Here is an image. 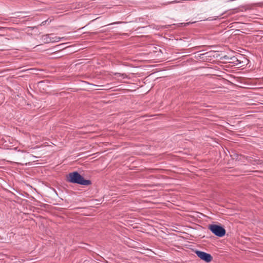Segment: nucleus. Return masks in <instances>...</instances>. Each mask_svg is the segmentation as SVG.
Instances as JSON below:
<instances>
[{
    "label": "nucleus",
    "mask_w": 263,
    "mask_h": 263,
    "mask_svg": "<svg viewBox=\"0 0 263 263\" xmlns=\"http://www.w3.org/2000/svg\"><path fill=\"white\" fill-rule=\"evenodd\" d=\"M231 63H233L236 65H240V67L246 65L249 61L246 57L241 54L234 56L231 58Z\"/></svg>",
    "instance_id": "7ed1b4c3"
},
{
    "label": "nucleus",
    "mask_w": 263,
    "mask_h": 263,
    "mask_svg": "<svg viewBox=\"0 0 263 263\" xmlns=\"http://www.w3.org/2000/svg\"><path fill=\"white\" fill-rule=\"evenodd\" d=\"M115 76H118L119 75L120 76L123 77V78H127V75L125 73L121 74L120 73H115Z\"/></svg>",
    "instance_id": "0eeeda50"
},
{
    "label": "nucleus",
    "mask_w": 263,
    "mask_h": 263,
    "mask_svg": "<svg viewBox=\"0 0 263 263\" xmlns=\"http://www.w3.org/2000/svg\"><path fill=\"white\" fill-rule=\"evenodd\" d=\"M246 159L249 162L254 165L256 164H260L263 163L262 160H260L258 159L252 157H246Z\"/></svg>",
    "instance_id": "39448f33"
},
{
    "label": "nucleus",
    "mask_w": 263,
    "mask_h": 263,
    "mask_svg": "<svg viewBox=\"0 0 263 263\" xmlns=\"http://www.w3.org/2000/svg\"><path fill=\"white\" fill-rule=\"evenodd\" d=\"M209 229L216 236L222 237L226 234V230L221 225L210 224Z\"/></svg>",
    "instance_id": "f03ea898"
},
{
    "label": "nucleus",
    "mask_w": 263,
    "mask_h": 263,
    "mask_svg": "<svg viewBox=\"0 0 263 263\" xmlns=\"http://www.w3.org/2000/svg\"><path fill=\"white\" fill-rule=\"evenodd\" d=\"M66 181L70 183L84 186H88L92 183L91 180L85 179L83 176L77 171L69 173L66 176Z\"/></svg>",
    "instance_id": "f257e3e1"
},
{
    "label": "nucleus",
    "mask_w": 263,
    "mask_h": 263,
    "mask_svg": "<svg viewBox=\"0 0 263 263\" xmlns=\"http://www.w3.org/2000/svg\"><path fill=\"white\" fill-rule=\"evenodd\" d=\"M48 21V20H46V21H43L41 23V25H45Z\"/></svg>",
    "instance_id": "1a4fd4ad"
},
{
    "label": "nucleus",
    "mask_w": 263,
    "mask_h": 263,
    "mask_svg": "<svg viewBox=\"0 0 263 263\" xmlns=\"http://www.w3.org/2000/svg\"><path fill=\"white\" fill-rule=\"evenodd\" d=\"M53 34H46L45 35V37L47 39V41L48 42H58L60 41V37L55 36V37H52L51 39V35H52Z\"/></svg>",
    "instance_id": "423d86ee"
},
{
    "label": "nucleus",
    "mask_w": 263,
    "mask_h": 263,
    "mask_svg": "<svg viewBox=\"0 0 263 263\" xmlns=\"http://www.w3.org/2000/svg\"><path fill=\"white\" fill-rule=\"evenodd\" d=\"M195 253L197 256L200 258V259L206 262H210L213 259V257L212 255L208 253L199 250H196Z\"/></svg>",
    "instance_id": "20e7f679"
},
{
    "label": "nucleus",
    "mask_w": 263,
    "mask_h": 263,
    "mask_svg": "<svg viewBox=\"0 0 263 263\" xmlns=\"http://www.w3.org/2000/svg\"><path fill=\"white\" fill-rule=\"evenodd\" d=\"M241 157H245L243 156H242V155H238L237 154L236 155V159H240L241 160Z\"/></svg>",
    "instance_id": "6e6552de"
}]
</instances>
